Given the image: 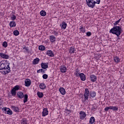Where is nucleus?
<instances>
[{"mask_svg": "<svg viewBox=\"0 0 124 124\" xmlns=\"http://www.w3.org/2000/svg\"><path fill=\"white\" fill-rule=\"evenodd\" d=\"M96 1L95 2V3H97V4H99L100 3V0H96Z\"/></svg>", "mask_w": 124, "mask_h": 124, "instance_id": "46", "label": "nucleus"}, {"mask_svg": "<svg viewBox=\"0 0 124 124\" xmlns=\"http://www.w3.org/2000/svg\"><path fill=\"white\" fill-rule=\"evenodd\" d=\"M78 72L79 70L76 69V72L74 73L76 77H79L81 81H86V75L83 73H79Z\"/></svg>", "mask_w": 124, "mask_h": 124, "instance_id": "4", "label": "nucleus"}, {"mask_svg": "<svg viewBox=\"0 0 124 124\" xmlns=\"http://www.w3.org/2000/svg\"><path fill=\"white\" fill-rule=\"evenodd\" d=\"M122 27L116 26L112 28L110 31L109 33L112 34H115L117 36H120L122 33Z\"/></svg>", "mask_w": 124, "mask_h": 124, "instance_id": "2", "label": "nucleus"}, {"mask_svg": "<svg viewBox=\"0 0 124 124\" xmlns=\"http://www.w3.org/2000/svg\"><path fill=\"white\" fill-rule=\"evenodd\" d=\"M0 109H2V104H0Z\"/></svg>", "mask_w": 124, "mask_h": 124, "instance_id": "47", "label": "nucleus"}, {"mask_svg": "<svg viewBox=\"0 0 124 124\" xmlns=\"http://www.w3.org/2000/svg\"><path fill=\"white\" fill-rule=\"evenodd\" d=\"M86 35L87 36H91L92 35V32L91 31H88L86 33Z\"/></svg>", "mask_w": 124, "mask_h": 124, "instance_id": "43", "label": "nucleus"}, {"mask_svg": "<svg viewBox=\"0 0 124 124\" xmlns=\"http://www.w3.org/2000/svg\"><path fill=\"white\" fill-rule=\"evenodd\" d=\"M90 95L91 97L93 98V97H95V96H96V93H95L94 91L90 92Z\"/></svg>", "mask_w": 124, "mask_h": 124, "instance_id": "20", "label": "nucleus"}, {"mask_svg": "<svg viewBox=\"0 0 124 124\" xmlns=\"http://www.w3.org/2000/svg\"><path fill=\"white\" fill-rule=\"evenodd\" d=\"M96 109H97V107H96V105L95 104H93V105L92 110H93V111H95Z\"/></svg>", "mask_w": 124, "mask_h": 124, "instance_id": "40", "label": "nucleus"}, {"mask_svg": "<svg viewBox=\"0 0 124 124\" xmlns=\"http://www.w3.org/2000/svg\"><path fill=\"white\" fill-rule=\"evenodd\" d=\"M43 79H47L48 78V75L44 74L43 75Z\"/></svg>", "mask_w": 124, "mask_h": 124, "instance_id": "41", "label": "nucleus"}, {"mask_svg": "<svg viewBox=\"0 0 124 124\" xmlns=\"http://www.w3.org/2000/svg\"><path fill=\"white\" fill-rule=\"evenodd\" d=\"M23 49L26 50V52H29V49L28 48V47L24 46V47H23Z\"/></svg>", "mask_w": 124, "mask_h": 124, "instance_id": "45", "label": "nucleus"}, {"mask_svg": "<svg viewBox=\"0 0 124 124\" xmlns=\"http://www.w3.org/2000/svg\"><path fill=\"white\" fill-rule=\"evenodd\" d=\"M21 124H28V120L26 118H23L21 120Z\"/></svg>", "mask_w": 124, "mask_h": 124, "instance_id": "31", "label": "nucleus"}, {"mask_svg": "<svg viewBox=\"0 0 124 124\" xmlns=\"http://www.w3.org/2000/svg\"><path fill=\"white\" fill-rule=\"evenodd\" d=\"M114 61L115 62H116V63H118V62H120L121 59H120V58L118 56H116L114 58Z\"/></svg>", "mask_w": 124, "mask_h": 124, "instance_id": "28", "label": "nucleus"}, {"mask_svg": "<svg viewBox=\"0 0 124 124\" xmlns=\"http://www.w3.org/2000/svg\"><path fill=\"white\" fill-rule=\"evenodd\" d=\"M9 64H10V63H8L7 61H1L0 62V73H2L3 75L8 74V73L11 71Z\"/></svg>", "mask_w": 124, "mask_h": 124, "instance_id": "1", "label": "nucleus"}, {"mask_svg": "<svg viewBox=\"0 0 124 124\" xmlns=\"http://www.w3.org/2000/svg\"><path fill=\"white\" fill-rule=\"evenodd\" d=\"M91 82H94L97 80V78L94 75H91L90 77Z\"/></svg>", "mask_w": 124, "mask_h": 124, "instance_id": "12", "label": "nucleus"}, {"mask_svg": "<svg viewBox=\"0 0 124 124\" xmlns=\"http://www.w3.org/2000/svg\"><path fill=\"white\" fill-rule=\"evenodd\" d=\"M95 122V119L93 117V116L91 117L90 119L89 124H93Z\"/></svg>", "mask_w": 124, "mask_h": 124, "instance_id": "21", "label": "nucleus"}, {"mask_svg": "<svg viewBox=\"0 0 124 124\" xmlns=\"http://www.w3.org/2000/svg\"><path fill=\"white\" fill-rule=\"evenodd\" d=\"M2 109L3 113L5 114H7L8 115H12L13 114L12 110L8 108L5 107L3 108Z\"/></svg>", "mask_w": 124, "mask_h": 124, "instance_id": "7", "label": "nucleus"}, {"mask_svg": "<svg viewBox=\"0 0 124 124\" xmlns=\"http://www.w3.org/2000/svg\"><path fill=\"white\" fill-rule=\"evenodd\" d=\"M67 26V24L65 22H63L62 24H60V27H61V28L63 29V30H65Z\"/></svg>", "mask_w": 124, "mask_h": 124, "instance_id": "17", "label": "nucleus"}, {"mask_svg": "<svg viewBox=\"0 0 124 124\" xmlns=\"http://www.w3.org/2000/svg\"><path fill=\"white\" fill-rule=\"evenodd\" d=\"M40 61V60L39 59V58H37L33 60L32 63L34 65L37 64V63H38V62H39Z\"/></svg>", "mask_w": 124, "mask_h": 124, "instance_id": "19", "label": "nucleus"}, {"mask_svg": "<svg viewBox=\"0 0 124 124\" xmlns=\"http://www.w3.org/2000/svg\"><path fill=\"white\" fill-rule=\"evenodd\" d=\"M16 93H17L16 92V90H15V89H14V88H13L11 90V94L13 96H16Z\"/></svg>", "mask_w": 124, "mask_h": 124, "instance_id": "29", "label": "nucleus"}, {"mask_svg": "<svg viewBox=\"0 0 124 124\" xmlns=\"http://www.w3.org/2000/svg\"><path fill=\"white\" fill-rule=\"evenodd\" d=\"M0 57L2 58V59H5L6 60H7L9 58L8 55L2 53H0Z\"/></svg>", "mask_w": 124, "mask_h": 124, "instance_id": "13", "label": "nucleus"}, {"mask_svg": "<svg viewBox=\"0 0 124 124\" xmlns=\"http://www.w3.org/2000/svg\"><path fill=\"white\" fill-rule=\"evenodd\" d=\"M11 108L14 111V112H16V113H19L20 112V109L18 107H16L14 106H11Z\"/></svg>", "mask_w": 124, "mask_h": 124, "instance_id": "10", "label": "nucleus"}, {"mask_svg": "<svg viewBox=\"0 0 124 124\" xmlns=\"http://www.w3.org/2000/svg\"><path fill=\"white\" fill-rule=\"evenodd\" d=\"M49 38H50V41H51V42H52V43L56 41V37H55V36L51 35L49 36Z\"/></svg>", "mask_w": 124, "mask_h": 124, "instance_id": "22", "label": "nucleus"}, {"mask_svg": "<svg viewBox=\"0 0 124 124\" xmlns=\"http://www.w3.org/2000/svg\"><path fill=\"white\" fill-rule=\"evenodd\" d=\"M10 27H11V28L16 27V22H15V21H11L10 22Z\"/></svg>", "mask_w": 124, "mask_h": 124, "instance_id": "26", "label": "nucleus"}, {"mask_svg": "<svg viewBox=\"0 0 124 124\" xmlns=\"http://www.w3.org/2000/svg\"><path fill=\"white\" fill-rule=\"evenodd\" d=\"M121 20H122V18L119 19L118 20L115 21L113 25L114 26H117V25H118V24H119L120 23V21H121Z\"/></svg>", "mask_w": 124, "mask_h": 124, "instance_id": "37", "label": "nucleus"}, {"mask_svg": "<svg viewBox=\"0 0 124 124\" xmlns=\"http://www.w3.org/2000/svg\"><path fill=\"white\" fill-rule=\"evenodd\" d=\"M79 30L80 32H83V33H85V32H86V29H85V28H84L82 26H80V28H79Z\"/></svg>", "mask_w": 124, "mask_h": 124, "instance_id": "33", "label": "nucleus"}, {"mask_svg": "<svg viewBox=\"0 0 124 124\" xmlns=\"http://www.w3.org/2000/svg\"><path fill=\"white\" fill-rule=\"evenodd\" d=\"M79 115H80L79 119L80 120H84L86 118V117H87V114H86V112L83 111H81L80 112Z\"/></svg>", "mask_w": 124, "mask_h": 124, "instance_id": "8", "label": "nucleus"}, {"mask_svg": "<svg viewBox=\"0 0 124 124\" xmlns=\"http://www.w3.org/2000/svg\"><path fill=\"white\" fill-rule=\"evenodd\" d=\"M90 92L89 91V89L88 88L85 89L84 91V93L83 94L84 96V102H85L86 100H88V99H89V96H90Z\"/></svg>", "mask_w": 124, "mask_h": 124, "instance_id": "6", "label": "nucleus"}, {"mask_svg": "<svg viewBox=\"0 0 124 124\" xmlns=\"http://www.w3.org/2000/svg\"><path fill=\"white\" fill-rule=\"evenodd\" d=\"M66 111H67V112H69V113H71V111H70V110H69V109H67Z\"/></svg>", "mask_w": 124, "mask_h": 124, "instance_id": "48", "label": "nucleus"}, {"mask_svg": "<svg viewBox=\"0 0 124 124\" xmlns=\"http://www.w3.org/2000/svg\"><path fill=\"white\" fill-rule=\"evenodd\" d=\"M7 45H8V44H7V42H6V41L3 42V43L2 44L3 47L6 48V47H7Z\"/></svg>", "mask_w": 124, "mask_h": 124, "instance_id": "38", "label": "nucleus"}, {"mask_svg": "<svg viewBox=\"0 0 124 124\" xmlns=\"http://www.w3.org/2000/svg\"><path fill=\"white\" fill-rule=\"evenodd\" d=\"M60 70L62 73H65L66 72V67L64 66H62L60 68Z\"/></svg>", "mask_w": 124, "mask_h": 124, "instance_id": "18", "label": "nucleus"}, {"mask_svg": "<svg viewBox=\"0 0 124 124\" xmlns=\"http://www.w3.org/2000/svg\"><path fill=\"white\" fill-rule=\"evenodd\" d=\"M86 4L90 8H94L95 6V1L94 0H86Z\"/></svg>", "mask_w": 124, "mask_h": 124, "instance_id": "5", "label": "nucleus"}, {"mask_svg": "<svg viewBox=\"0 0 124 124\" xmlns=\"http://www.w3.org/2000/svg\"><path fill=\"white\" fill-rule=\"evenodd\" d=\"M46 55L49 56V57H54L55 55L54 54V52L51 50H47L46 51Z\"/></svg>", "mask_w": 124, "mask_h": 124, "instance_id": "14", "label": "nucleus"}, {"mask_svg": "<svg viewBox=\"0 0 124 124\" xmlns=\"http://www.w3.org/2000/svg\"><path fill=\"white\" fill-rule=\"evenodd\" d=\"M39 87L41 90H45V89H46V85H45V84L43 83H40Z\"/></svg>", "mask_w": 124, "mask_h": 124, "instance_id": "24", "label": "nucleus"}, {"mask_svg": "<svg viewBox=\"0 0 124 124\" xmlns=\"http://www.w3.org/2000/svg\"><path fill=\"white\" fill-rule=\"evenodd\" d=\"M37 73H40V72H42L43 74H44L45 73V70L44 69H40L37 71Z\"/></svg>", "mask_w": 124, "mask_h": 124, "instance_id": "34", "label": "nucleus"}, {"mask_svg": "<svg viewBox=\"0 0 124 124\" xmlns=\"http://www.w3.org/2000/svg\"><path fill=\"white\" fill-rule=\"evenodd\" d=\"M110 110H113V111H118V110H119V108L116 106H110Z\"/></svg>", "mask_w": 124, "mask_h": 124, "instance_id": "30", "label": "nucleus"}, {"mask_svg": "<svg viewBox=\"0 0 124 124\" xmlns=\"http://www.w3.org/2000/svg\"><path fill=\"white\" fill-rule=\"evenodd\" d=\"M39 50L40 51H45L46 50V47L44 46L41 45L39 46Z\"/></svg>", "mask_w": 124, "mask_h": 124, "instance_id": "27", "label": "nucleus"}, {"mask_svg": "<svg viewBox=\"0 0 124 124\" xmlns=\"http://www.w3.org/2000/svg\"><path fill=\"white\" fill-rule=\"evenodd\" d=\"M76 51V49H75V47L72 46L70 48L69 53H70V54H74Z\"/></svg>", "mask_w": 124, "mask_h": 124, "instance_id": "23", "label": "nucleus"}, {"mask_svg": "<svg viewBox=\"0 0 124 124\" xmlns=\"http://www.w3.org/2000/svg\"><path fill=\"white\" fill-rule=\"evenodd\" d=\"M48 114H49V111H48V108H44L43 109V111L42 112V116L45 117V116H47V115H48Z\"/></svg>", "mask_w": 124, "mask_h": 124, "instance_id": "11", "label": "nucleus"}, {"mask_svg": "<svg viewBox=\"0 0 124 124\" xmlns=\"http://www.w3.org/2000/svg\"><path fill=\"white\" fill-rule=\"evenodd\" d=\"M16 16L13 15L11 17V20H12L13 21H15V20H16Z\"/></svg>", "mask_w": 124, "mask_h": 124, "instance_id": "39", "label": "nucleus"}, {"mask_svg": "<svg viewBox=\"0 0 124 124\" xmlns=\"http://www.w3.org/2000/svg\"><path fill=\"white\" fill-rule=\"evenodd\" d=\"M59 92L62 95H64V94H65V93H66L65 89H64L63 87H61L59 89Z\"/></svg>", "mask_w": 124, "mask_h": 124, "instance_id": "15", "label": "nucleus"}, {"mask_svg": "<svg viewBox=\"0 0 124 124\" xmlns=\"http://www.w3.org/2000/svg\"><path fill=\"white\" fill-rule=\"evenodd\" d=\"M53 34L55 35L56 36H58L59 35V33L58 32H56L55 31H53Z\"/></svg>", "mask_w": 124, "mask_h": 124, "instance_id": "44", "label": "nucleus"}, {"mask_svg": "<svg viewBox=\"0 0 124 124\" xmlns=\"http://www.w3.org/2000/svg\"><path fill=\"white\" fill-rule=\"evenodd\" d=\"M40 14L41 15V16H43V17H44V16H46V12H45V11H43L42 10L40 13Z\"/></svg>", "mask_w": 124, "mask_h": 124, "instance_id": "32", "label": "nucleus"}, {"mask_svg": "<svg viewBox=\"0 0 124 124\" xmlns=\"http://www.w3.org/2000/svg\"><path fill=\"white\" fill-rule=\"evenodd\" d=\"M37 95H38V96L39 98H42V97H43V96L44 95V94H43V93L42 92H38L37 93Z\"/></svg>", "mask_w": 124, "mask_h": 124, "instance_id": "25", "label": "nucleus"}, {"mask_svg": "<svg viewBox=\"0 0 124 124\" xmlns=\"http://www.w3.org/2000/svg\"><path fill=\"white\" fill-rule=\"evenodd\" d=\"M13 89H14V90L16 91H19V90H20V86L16 85Z\"/></svg>", "mask_w": 124, "mask_h": 124, "instance_id": "36", "label": "nucleus"}, {"mask_svg": "<svg viewBox=\"0 0 124 124\" xmlns=\"http://www.w3.org/2000/svg\"><path fill=\"white\" fill-rule=\"evenodd\" d=\"M108 110H111V106L107 107L105 108V111H108Z\"/></svg>", "mask_w": 124, "mask_h": 124, "instance_id": "42", "label": "nucleus"}, {"mask_svg": "<svg viewBox=\"0 0 124 124\" xmlns=\"http://www.w3.org/2000/svg\"><path fill=\"white\" fill-rule=\"evenodd\" d=\"M17 97H18L19 98H20L21 99H22V98H24V99L23 100L24 103H26V102H28V96L27 94H25V95H24V93H23V92H18L17 93Z\"/></svg>", "mask_w": 124, "mask_h": 124, "instance_id": "3", "label": "nucleus"}, {"mask_svg": "<svg viewBox=\"0 0 124 124\" xmlns=\"http://www.w3.org/2000/svg\"><path fill=\"white\" fill-rule=\"evenodd\" d=\"M48 63H41V66L42 68H43V69H46V68H48Z\"/></svg>", "mask_w": 124, "mask_h": 124, "instance_id": "16", "label": "nucleus"}, {"mask_svg": "<svg viewBox=\"0 0 124 124\" xmlns=\"http://www.w3.org/2000/svg\"><path fill=\"white\" fill-rule=\"evenodd\" d=\"M31 85V79L27 78L25 80V87H30Z\"/></svg>", "mask_w": 124, "mask_h": 124, "instance_id": "9", "label": "nucleus"}, {"mask_svg": "<svg viewBox=\"0 0 124 124\" xmlns=\"http://www.w3.org/2000/svg\"><path fill=\"white\" fill-rule=\"evenodd\" d=\"M19 34V32L18 31V30H15L14 31V35H15L16 36H18Z\"/></svg>", "mask_w": 124, "mask_h": 124, "instance_id": "35", "label": "nucleus"}, {"mask_svg": "<svg viewBox=\"0 0 124 124\" xmlns=\"http://www.w3.org/2000/svg\"><path fill=\"white\" fill-rule=\"evenodd\" d=\"M120 36H117V40H120Z\"/></svg>", "mask_w": 124, "mask_h": 124, "instance_id": "49", "label": "nucleus"}]
</instances>
